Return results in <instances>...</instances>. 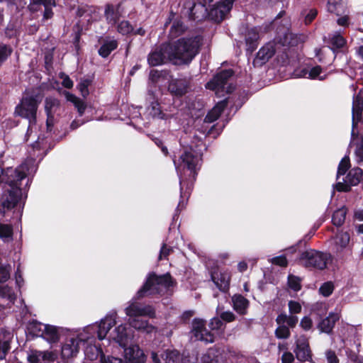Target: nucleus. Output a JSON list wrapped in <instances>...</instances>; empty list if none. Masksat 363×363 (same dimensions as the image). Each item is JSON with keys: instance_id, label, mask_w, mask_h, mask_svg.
<instances>
[{"instance_id": "obj_1", "label": "nucleus", "mask_w": 363, "mask_h": 363, "mask_svg": "<svg viewBox=\"0 0 363 363\" xmlns=\"http://www.w3.org/2000/svg\"><path fill=\"white\" fill-rule=\"evenodd\" d=\"M37 163L33 157L26 160L16 169L8 168L3 172L1 181L9 184L10 189L2 195L1 202L4 208H14L23 197L22 182L26 179L25 188H28L30 182V176H33L37 170Z\"/></svg>"}, {"instance_id": "obj_2", "label": "nucleus", "mask_w": 363, "mask_h": 363, "mask_svg": "<svg viewBox=\"0 0 363 363\" xmlns=\"http://www.w3.org/2000/svg\"><path fill=\"white\" fill-rule=\"evenodd\" d=\"M174 285V281L169 274L157 276L150 274L143 286L137 292L129 302V305L125 308V313L130 318L141 316L154 318L155 309L151 306H142L137 303V300L145 296L154 294H164Z\"/></svg>"}, {"instance_id": "obj_3", "label": "nucleus", "mask_w": 363, "mask_h": 363, "mask_svg": "<svg viewBox=\"0 0 363 363\" xmlns=\"http://www.w3.org/2000/svg\"><path fill=\"white\" fill-rule=\"evenodd\" d=\"M117 316V311L112 310L99 321L79 329L78 335L82 342L84 354L89 360L94 361L103 356V351L96 341L106 339L107 333L116 324Z\"/></svg>"}, {"instance_id": "obj_4", "label": "nucleus", "mask_w": 363, "mask_h": 363, "mask_svg": "<svg viewBox=\"0 0 363 363\" xmlns=\"http://www.w3.org/2000/svg\"><path fill=\"white\" fill-rule=\"evenodd\" d=\"M179 177L181 197L189 196L197 171L201 165V153L192 146L185 147L178 160H173Z\"/></svg>"}, {"instance_id": "obj_5", "label": "nucleus", "mask_w": 363, "mask_h": 363, "mask_svg": "<svg viewBox=\"0 0 363 363\" xmlns=\"http://www.w3.org/2000/svg\"><path fill=\"white\" fill-rule=\"evenodd\" d=\"M233 0H196V2H187L190 18L201 21L209 18L220 22L230 11Z\"/></svg>"}, {"instance_id": "obj_6", "label": "nucleus", "mask_w": 363, "mask_h": 363, "mask_svg": "<svg viewBox=\"0 0 363 363\" xmlns=\"http://www.w3.org/2000/svg\"><path fill=\"white\" fill-rule=\"evenodd\" d=\"M201 45L199 37L182 38L168 44L170 62L174 65L189 64L199 53Z\"/></svg>"}, {"instance_id": "obj_7", "label": "nucleus", "mask_w": 363, "mask_h": 363, "mask_svg": "<svg viewBox=\"0 0 363 363\" xmlns=\"http://www.w3.org/2000/svg\"><path fill=\"white\" fill-rule=\"evenodd\" d=\"M40 102L41 99L38 95L26 94L23 96L15 108V116L26 118L28 121L29 125L26 137H30L33 133L37 129V112Z\"/></svg>"}, {"instance_id": "obj_8", "label": "nucleus", "mask_w": 363, "mask_h": 363, "mask_svg": "<svg viewBox=\"0 0 363 363\" xmlns=\"http://www.w3.org/2000/svg\"><path fill=\"white\" fill-rule=\"evenodd\" d=\"M223 321L218 318L211 319L209 327L212 332H209L205 327V322L201 319H194L192 323V329L190 332L191 340H200L206 343H211L215 340V330H220L223 327Z\"/></svg>"}, {"instance_id": "obj_9", "label": "nucleus", "mask_w": 363, "mask_h": 363, "mask_svg": "<svg viewBox=\"0 0 363 363\" xmlns=\"http://www.w3.org/2000/svg\"><path fill=\"white\" fill-rule=\"evenodd\" d=\"M233 76V71L230 69L222 70L218 72L206 86L207 89L215 91L217 95L221 93H230L234 86L230 82Z\"/></svg>"}, {"instance_id": "obj_10", "label": "nucleus", "mask_w": 363, "mask_h": 363, "mask_svg": "<svg viewBox=\"0 0 363 363\" xmlns=\"http://www.w3.org/2000/svg\"><path fill=\"white\" fill-rule=\"evenodd\" d=\"M330 255L315 250H307L300 257L301 264L307 268L323 269L326 267Z\"/></svg>"}, {"instance_id": "obj_11", "label": "nucleus", "mask_w": 363, "mask_h": 363, "mask_svg": "<svg viewBox=\"0 0 363 363\" xmlns=\"http://www.w3.org/2000/svg\"><path fill=\"white\" fill-rule=\"evenodd\" d=\"M118 315L116 320H118ZM133 338V335L128 330L127 325L121 323L117 325V320L116 324L110 329L107 333L106 339L109 342H115L118 343L121 347H125L130 342Z\"/></svg>"}, {"instance_id": "obj_12", "label": "nucleus", "mask_w": 363, "mask_h": 363, "mask_svg": "<svg viewBox=\"0 0 363 363\" xmlns=\"http://www.w3.org/2000/svg\"><path fill=\"white\" fill-rule=\"evenodd\" d=\"M78 335L79 330L68 335L62 342L61 357L63 359L74 358L79 352L82 342H81Z\"/></svg>"}, {"instance_id": "obj_13", "label": "nucleus", "mask_w": 363, "mask_h": 363, "mask_svg": "<svg viewBox=\"0 0 363 363\" xmlns=\"http://www.w3.org/2000/svg\"><path fill=\"white\" fill-rule=\"evenodd\" d=\"M363 179V171L359 167L352 169L343 182H338L335 188L338 191H349L352 186L357 185Z\"/></svg>"}, {"instance_id": "obj_14", "label": "nucleus", "mask_w": 363, "mask_h": 363, "mask_svg": "<svg viewBox=\"0 0 363 363\" xmlns=\"http://www.w3.org/2000/svg\"><path fill=\"white\" fill-rule=\"evenodd\" d=\"M165 363H195L197 357L194 354L191 355L189 352H184L181 354L177 350H167L162 354Z\"/></svg>"}, {"instance_id": "obj_15", "label": "nucleus", "mask_w": 363, "mask_h": 363, "mask_svg": "<svg viewBox=\"0 0 363 363\" xmlns=\"http://www.w3.org/2000/svg\"><path fill=\"white\" fill-rule=\"evenodd\" d=\"M150 66H159L167 62H170L168 44H163L159 48L150 52L147 57Z\"/></svg>"}, {"instance_id": "obj_16", "label": "nucleus", "mask_w": 363, "mask_h": 363, "mask_svg": "<svg viewBox=\"0 0 363 363\" xmlns=\"http://www.w3.org/2000/svg\"><path fill=\"white\" fill-rule=\"evenodd\" d=\"M27 359L29 363H60L57 353L52 351H30Z\"/></svg>"}, {"instance_id": "obj_17", "label": "nucleus", "mask_w": 363, "mask_h": 363, "mask_svg": "<svg viewBox=\"0 0 363 363\" xmlns=\"http://www.w3.org/2000/svg\"><path fill=\"white\" fill-rule=\"evenodd\" d=\"M294 352L296 358L300 361H306L311 358V351L306 335H301L296 337V348Z\"/></svg>"}, {"instance_id": "obj_18", "label": "nucleus", "mask_w": 363, "mask_h": 363, "mask_svg": "<svg viewBox=\"0 0 363 363\" xmlns=\"http://www.w3.org/2000/svg\"><path fill=\"white\" fill-rule=\"evenodd\" d=\"M35 328L38 330L36 335L42 337L48 342L54 343L58 341L60 334L55 326L38 323L35 325Z\"/></svg>"}, {"instance_id": "obj_19", "label": "nucleus", "mask_w": 363, "mask_h": 363, "mask_svg": "<svg viewBox=\"0 0 363 363\" xmlns=\"http://www.w3.org/2000/svg\"><path fill=\"white\" fill-rule=\"evenodd\" d=\"M275 53L274 42H269L262 47L253 60L255 67H261L265 64Z\"/></svg>"}, {"instance_id": "obj_20", "label": "nucleus", "mask_w": 363, "mask_h": 363, "mask_svg": "<svg viewBox=\"0 0 363 363\" xmlns=\"http://www.w3.org/2000/svg\"><path fill=\"white\" fill-rule=\"evenodd\" d=\"M124 348V358L126 363H145L143 351L137 345H131Z\"/></svg>"}, {"instance_id": "obj_21", "label": "nucleus", "mask_w": 363, "mask_h": 363, "mask_svg": "<svg viewBox=\"0 0 363 363\" xmlns=\"http://www.w3.org/2000/svg\"><path fill=\"white\" fill-rule=\"evenodd\" d=\"M350 236L347 232L340 231L336 234L334 238V252L337 255L342 254L347 250H350Z\"/></svg>"}, {"instance_id": "obj_22", "label": "nucleus", "mask_w": 363, "mask_h": 363, "mask_svg": "<svg viewBox=\"0 0 363 363\" xmlns=\"http://www.w3.org/2000/svg\"><path fill=\"white\" fill-rule=\"evenodd\" d=\"M43 6L45 11L43 13V19L48 20L52 17V7L55 6V0H30L28 8L30 11L34 12L39 9L40 6Z\"/></svg>"}, {"instance_id": "obj_23", "label": "nucleus", "mask_w": 363, "mask_h": 363, "mask_svg": "<svg viewBox=\"0 0 363 363\" xmlns=\"http://www.w3.org/2000/svg\"><path fill=\"white\" fill-rule=\"evenodd\" d=\"M211 279L219 290L226 291L228 289L230 276L227 271L218 269L212 272Z\"/></svg>"}, {"instance_id": "obj_24", "label": "nucleus", "mask_w": 363, "mask_h": 363, "mask_svg": "<svg viewBox=\"0 0 363 363\" xmlns=\"http://www.w3.org/2000/svg\"><path fill=\"white\" fill-rule=\"evenodd\" d=\"M60 108V101L57 99L49 96L45 100V111L47 114V128L48 130L52 125L54 114Z\"/></svg>"}, {"instance_id": "obj_25", "label": "nucleus", "mask_w": 363, "mask_h": 363, "mask_svg": "<svg viewBox=\"0 0 363 363\" xmlns=\"http://www.w3.org/2000/svg\"><path fill=\"white\" fill-rule=\"evenodd\" d=\"M259 28L257 27H253L247 29L245 34V40L246 44V50L250 53H252L257 48L259 44Z\"/></svg>"}, {"instance_id": "obj_26", "label": "nucleus", "mask_w": 363, "mask_h": 363, "mask_svg": "<svg viewBox=\"0 0 363 363\" xmlns=\"http://www.w3.org/2000/svg\"><path fill=\"white\" fill-rule=\"evenodd\" d=\"M295 75L297 77L324 80L327 77L328 74L320 66L317 65L309 69L303 68L298 73L296 72Z\"/></svg>"}, {"instance_id": "obj_27", "label": "nucleus", "mask_w": 363, "mask_h": 363, "mask_svg": "<svg viewBox=\"0 0 363 363\" xmlns=\"http://www.w3.org/2000/svg\"><path fill=\"white\" fill-rule=\"evenodd\" d=\"M128 321L131 327L142 333L150 334L157 331L155 326L149 324L147 320L142 319L140 317L129 318Z\"/></svg>"}, {"instance_id": "obj_28", "label": "nucleus", "mask_w": 363, "mask_h": 363, "mask_svg": "<svg viewBox=\"0 0 363 363\" xmlns=\"http://www.w3.org/2000/svg\"><path fill=\"white\" fill-rule=\"evenodd\" d=\"M223 352L215 348L208 349L201 357V363H223Z\"/></svg>"}, {"instance_id": "obj_29", "label": "nucleus", "mask_w": 363, "mask_h": 363, "mask_svg": "<svg viewBox=\"0 0 363 363\" xmlns=\"http://www.w3.org/2000/svg\"><path fill=\"white\" fill-rule=\"evenodd\" d=\"M169 91L174 95L181 96L185 94L188 89V83L185 79H172L168 86Z\"/></svg>"}, {"instance_id": "obj_30", "label": "nucleus", "mask_w": 363, "mask_h": 363, "mask_svg": "<svg viewBox=\"0 0 363 363\" xmlns=\"http://www.w3.org/2000/svg\"><path fill=\"white\" fill-rule=\"evenodd\" d=\"M233 309L240 315H245L249 307V301L240 294L232 297Z\"/></svg>"}, {"instance_id": "obj_31", "label": "nucleus", "mask_w": 363, "mask_h": 363, "mask_svg": "<svg viewBox=\"0 0 363 363\" xmlns=\"http://www.w3.org/2000/svg\"><path fill=\"white\" fill-rule=\"evenodd\" d=\"M340 318V316L337 313H330L329 315L322 320L318 325V328L320 330L321 333H330L336 321H337Z\"/></svg>"}, {"instance_id": "obj_32", "label": "nucleus", "mask_w": 363, "mask_h": 363, "mask_svg": "<svg viewBox=\"0 0 363 363\" xmlns=\"http://www.w3.org/2000/svg\"><path fill=\"white\" fill-rule=\"evenodd\" d=\"M104 16L108 24L112 26L116 25L121 16L119 6H114L111 4L106 5Z\"/></svg>"}, {"instance_id": "obj_33", "label": "nucleus", "mask_w": 363, "mask_h": 363, "mask_svg": "<svg viewBox=\"0 0 363 363\" xmlns=\"http://www.w3.org/2000/svg\"><path fill=\"white\" fill-rule=\"evenodd\" d=\"M12 337L13 335L9 331L2 330L0 332V359L5 358L10 349Z\"/></svg>"}, {"instance_id": "obj_34", "label": "nucleus", "mask_w": 363, "mask_h": 363, "mask_svg": "<svg viewBox=\"0 0 363 363\" xmlns=\"http://www.w3.org/2000/svg\"><path fill=\"white\" fill-rule=\"evenodd\" d=\"M227 101L223 100L218 102L206 115L204 119L205 123H213L218 118L224 108L227 106Z\"/></svg>"}, {"instance_id": "obj_35", "label": "nucleus", "mask_w": 363, "mask_h": 363, "mask_svg": "<svg viewBox=\"0 0 363 363\" xmlns=\"http://www.w3.org/2000/svg\"><path fill=\"white\" fill-rule=\"evenodd\" d=\"M0 298L6 301L9 306L13 304L16 295L8 285L0 286Z\"/></svg>"}, {"instance_id": "obj_36", "label": "nucleus", "mask_w": 363, "mask_h": 363, "mask_svg": "<svg viewBox=\"0 0 363 363\" xmlns=\"http://www.w3.org/2000/svg\"><path fill=\"white\" fill-rule=\"evenodd\" d=\"M328 43L331 46V49H338L345 46L346 40L340 32H335L329 35Z\"/></svg>"}, {"instance_id": "obj_37", "label": "nucleus", "mask_w": 363, "mask_h": 363, "mask_svg": "<svg viewBox=\"0 0 363 363\" xmlns=\"http://www.w3.org/2000/svg\"><path fill=\"white\" fill-rule=\"evenodd\" d=\"M118 42L114 39H106L99 50V54L102 57H108L110 53L116 49Z\"/></svg>"}, {"instance_id": "obj_38", "label": "nucleus", "mask_w": 363, "mask_h": 363, "mask_svg": "<svg viewBox=\"0 0 363 363\" xmlns=\"http://www.w3.org/2000/svg\"><path fill=\"white\" fill-rule=\"evenodd\" d=\"M65 94L67 100L74 104V107L77 109L79 116H82L86 107L85 102L69 92L66 91Z\"/></svg>"}, {"instance_id": "obj_39", "label": "nucleus", "mask_w": 363, "mask_h": 363, "mask_svg": "<svg viewBox=\"0 0 363 363\" xmlns=\"http://www.w3.org/2000/svg\"><path fill=\"white\" fill-rule=\"evenodd\" d=\"M362 109V106H360V104L359 101L353 100V104H352V130L351 133V142L350 144L354 143L355 140L358 138L357 134L355 133V123H354V117L355 115L358 116L359 111Z\"/></svg>"}, {"instance_id": "obj_40", "label": "nucleus", "mask_w": 363, "mask_h": 363, "mask_svg": "<svg viewBox=\"0 0 363 363\" xmlns=\"http://www.w3.org/2000/svg\"><path fill=\"white\" fill-rule=\"evenodd\" d=\"M346 213L347 209L345 207H342L335 211L332 218L333 223L336 226L342 225L345 222Z\"/></svg>"}, {"instance_id": "obj_41", "label": "nucleus", "mask_w": 363, "mask_h": 363, "mask_svg": "<svg viewBox=\"0 0 363 363\" xmlns=\"http://www.w3.org/2000/svg\"><path fill=\"white\" fill-rule=\"evenodd\" d=\"M169 76V72L167 70L152 69L149 78L152 82L157 83L162 79H168Z\"/></svg>"}, {"instance_id": "obj_42", "label": "nucleus", "mask_w": 363, "mask_h": 363, "mask_svg": "<svg viewBox=\"0 0 363 363\" xmlns=\"http://www.w3.org/2000/svg\"><path fill=\"white\" fill-rule=\"evenodd\" d=\"M147 111L152 118H164L165 115L162 112L160 106L157 101L152 102L150 106L147 108Z\"/></svg>"}, {"instance_id": "obj_43", "label": "nucleus", "mask_w": 363, "mask_h": 363, "mask_svg": "<svg viewBox=\"0 0 363 363\" xmlns=\"http://www.w3.org/2000/svg\"><path fill=\"white\" fill-rule=\"evenodd\" d=\"M13 229L11 225L0 223V238L4 241H9L12 239Z\"/></svg>"}, {"instance_id": "obj_44", "label": "nucleus", "mask_w": 363, "mask_h": 363, "mask_svg": "<svg viewBox=\"0 0 363 363\" xmlns=\"http://www.w3.org/2000/svg\"><path fill=\"white\" fill-rule=\"evenodd\" d=\"M350 167V158L348 156H345L342 159L338 165L337 179H339L340 175H344Z\"/></svg>"}, {"instance_id": "obj_45", "label": "nucleus", "mask_w": 363, "mask_h": 363, "mask_svg": "<svg viewBox=\"0 0 363 363\" xmlns=\"http://www.w3.org/2000/svg\"><path fill=\"white\" fill-rule=\"evenodd\" d=\"M117 30L122 35H128L133 32V27L128 21H122L117 26Z\"/></svg>"}, {"instance_id": "obj_46", "label": "nucleus", "mask_w": 363, "mask_h": 363, "mask_svg": "<svg viewBox=\"0 0 363 363\" xmlns=\"http://www.w3.org/2000/svg\"><path fill=\"white\" fill-rule=\"evenodd\" d=\"M291 332L286 325H279L275 330V336L278 339H288L290 337Z\"/></svg>"}, {"instance_id": "obj_47", "label": "nucleus", "mask_w": 363, "mask_h": 363, "mask_svg": "<svg viewBox=\"0 0 363 363\" xmlns=\"http://www.w3.org/2000/svg\"><path fill=\"white\" fill-rule=\"evenodd\" d=\"M288 285L290 289L294 291H298L301 289V279L296 276L289 275L288 277Z\"/></svg>"}, {"instance_id": "obj_48", "label": "nucleus", "mask_w": 363, "mask_h": 363, "mask_svg": "<svg viewBox=\"0 0 363 363\" xmlns=\"http://www.w3.org/2000/svg\"><path fill=\"white\" fill-rule=\"evenodd\" d=\"M318 11L315 9L305 10L302 15L304 17V23L306 25L310 24L317 16Z\"/></svg>"}, {"instance_id": "obj_49", "label": "nucleus", "mask_w": 363, "mask_h": 363, "mask_svg": "<svg viewBox=\"0 0 363 363\" xmlns=\"http://www.w3.org/2000/svg\"><path fill=\"white\" fill-rule=\"evenodd\" d=\"M334 290L333 284L331 281H328L321 285L319 289V292L325 297L329 296Z\"/></svg>"}, {"instance_id": "obj_50", "label": "nucleus", "mask_w": 363, "mask_h": 363, "mask_svg": "<svg viewBox=\"0 0 363 363\" xmlns=\"http://www.w3.org/2000/svg\"><path fill=\"white\" fill-rule=\"evenodd\" d=\"M184 26L183 23L179 21H174L170 28V35H178L183 33L184 30Z\"/></svg>"}, {"instance_id": "obj_51", "label": "nucleus", "mask_w": 363, "mask_h": 363, "mask_svg": "<svg viewBox=\"0 0 363 363\" xmlns=\"http://www.w3.org/2000/svg\"><path fill=\"white\" fill-rule=\"evenodd\" d=\"M11 267L0 262V282H5L10 278Z\"/></svg>"}, {"instance_id": "obj_52", "label": "nucleus", "mask_w": 363, "mask_h": 363, "mask_svg": "<svg viewBox=\"0 0 363 363\" xmlns=\"http://www.w3.org/2000/svg\"><path fill=\"white\" fill-rule=\"evenodd\" d=\"M354 155L357 163H363V138H362L360 143L357 145Z\"/></svg>"}, {"instance_id": "obj_53", "label": "nucleus", "mask_w": 363, "mask_h": 363, "mask_svg": "<svg viewBox=\"0 0 363 363\" xmlns=\"http://www.w3.org/2000/svg\"><path fill=\"white\" fill-rule=\"evenodd\" d=\"M288 305H289V309L290 313L297 314V313H301L302 307H301V305L298 302L294 301H290L289 302Z\"/></svg>"}, {"instance_id": "obj_54", "label": "nucleus", "mask_w": 363, "mask_h": 363, "mask_svg": "<svg viewBox=\"0 0 363 363\" xmlns=\"http://www.w3.org/2000/svg\"><path fill=\"white\" fill-rule=\"evenodd\" d=\"M301 327L305 330H309L313 325L312 320L308 316L303 317L300 323Z\"/></svg>"}, {"instance_id": "obj_55", "label": "nucleus", "mask_w": 363, "mask_h": 363, "mask_svg": "<svg viewBox=\"0 0 363 363\" xmlns=\"http://www.w3.org/2000/svg\"><path fill=\"white\" fill-rule=\"evenodd\" d=\"M272 263L281 267H286L287 265V259L284 255L273 257L272 259Z\"/></svg>"}, {"instance_id": "obj_56", "label": "nucleus", "mask_w": 363, "mask_h": 363, "mask_svg": "<svg viewBox=\"0 0 363 363\" xmlns=\"http://www.w3.org/2000/svg\"><path fill=\"white\" fill-rule=\"evenodd\" d=\"M173 251L172 247H169L166 244H163L160 252L159 259H165Z\"/></svg>"}, {"instance_id": "obj_57", "label": "nucleus", "mask_w": 363, "mask_h": 363, "mask_svg": "<svg viewBox=\"0 0 363 363\" xmlns=\"http://www.w3.org/2000/svg\"><path fill=\"white\" fill-rule=\"evenodd\" d=\"M60 78L62 79V84L63 86L67 89H70L73 86V82L72 79L64 73H61L60 75Z\"/></svg>"}, {"instance_id": "obj_58", "label": "nucleus", "mask_w": 363, "mask_h": 363, "mask_svg": "<svg viewBox=\"0 0 363 363\" xmlns=\"http://www.w3.org/2000/svg\"><path fill=\"white\" fill-rule=\"evenodd\" d=\"M220 318L224 321L230 323L235 320V315L231 311H225L220 314Z\"/></svg>"}, {"instance_id": "obj_59", "label": "nucleus", "mask_w": 363, "mask_h": 363, "mask_svg": "<svg viewBox=\"0 0 363 363\" xmlns=\"http://www.w3.org/2000/svg\"><path fill=\"white\" fill-rule=\"evenodd\" d=\"M89 85V82L88 80L82 81L79 84V89L84 96H86L89 93V91H88Z\"/></svg>"}, {"instance_id": "obj_60", "label": "nucleus", "mask_w": 363, "mask_h": 363, "mask_svg": "<svg viewBox=\"0 0 363 363\" xmlns=\"http://www.w3.org/2000/svg\"><path fill=\"white\" fill-rule=\"evenodd\" d=\"M325 356L328 363H338L339 359L337 357L335 352L328 350L325 352Z\"/></svg>"}, {"instance_id": "obj_61", "label": "nucleus", "mask_w": 363, "mask_h": 363, "mask_svg": "<svg viewBox=\"0 0 363 363\" xmlns=\"http://www.w3.org/2000/svg\"><path fill=\"white\" fill-rule=\"evenodd\" d=\"M281 360L283 363H291L294 360V354L290 352H286L282 354Z\"/></svg>"}, {"instance_id": "obj_62", "label": "nucleus", "mask_w": 363, "mask_h": 363, "mask_svg": "<svg viewBox=\"0 0 363 363\" xmlns=\"http://www.w3.org/2000/svg\"><path fill=\"white\" fill-rule=\"evenodd\" d=\"M289 315L286 313L279 314L276 319V321L279 325H285L284 324L287 323Z\"/></svg>"}, {"instance_id": "obj_63", "label": "nucleus", "mask_w": 363, "mask_h": 363, "mask_svg": "<svg viewBox=\"0 0 363 363\" xmlns=\"http://www.w3.org/2000/svg\"><path fill=\"white\" fill-rule=\"evenodd\" d=\"M337 4L334 3L332 0H328V11L330 13H335L338 15V11L337 9Z\"/></svg>"}, {"instance_id": "obj_64", "label": "nucleus", "mask_w": 363, "mask_h": 363, "mask_svg": "<svg viewBox=\"0 0 363 363\" xmlns=\"http://www.w3.org/2000/svg\"><path fill=\"white\" fill-rule=\"evenodd\" d=\"M104 363H126L123 362L122 359L115 357H108L107 359H104Z\"/></svg>"}]
</instances>
